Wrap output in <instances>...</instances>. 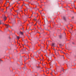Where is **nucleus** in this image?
I'll return each mask as SVG.
<instances>
[{
    "instance_id": "obj_18",
    "label": "nucleus",
    "mask_w": 76,
    "mask_h": 76,
    "mask_svg": "<svg viewBox=\"0 0 76 76\" xmlns=\"http://www.w3.org/2000/svg\"><path fill=\"white\" fill-rule=\"evenodd\" d=\"M37 25V23H36L35 25H35Z\"/></svg>"
},
{
    "instance_id": "obj_26",
    "label": "nucleus",
    "mask_w": 76,
    "mask_h": 76,
    "mask_svg": "<svg viewBox=\"0 0 76 76\" xmlns=\"http://www.w3.org/2000/svg\"><path fill=\"white\" fill-rule=\"evenodd\" d=\"M21 12H22V11H21Z\"/></svg>"
},
{
    "instance_id": "obj_30",
    "label": "nucleus",
    "mask_w": 76,
    "mask_h": 76,
    "mask_svg": "<svg viewBox=\"0 0 76 76\" xmlns=\"http://www.w3.org/2000/svg\"><path fill=\"white\" fill-rule=\"evenodd\" d=\"M62 49H63V48H62Z\"/></svg>"
},
{
    "instance_id": "obj_3",
    "label": "nucleus",
    "mask_w": 76,
    "mask_h": 76,
    "mask_svg": "<svg viewBox=\"0 0 76 76\" xmlns=\"http://www.w3.org/2000/svg\"><path fill=\"white\" fill-rule=\"evenodd\" d=\"M4 21H5V20H6L7 19V17H6V16L4 15Z\"/></svg>"
},
{
    "instance_id": "obj_1",
    "label": "nucleus",
    "mask_w": 76,
    "mask_h": 76,
    "mask_svg": "<svg viewBox=\"0 0 76 76\" xmlns=\"http://www.w3.org/2000/svg\"><path fill=\"white\" fill-rule=\"evenodd\" d=\"M4 25L6 26L7 28H9V27H10V26H9V25H7V24H4Z\"/></svg>"
},
{
    "instance_id": "obj_13",
    "label": "nucleus",
    "mask_w": 76,
    "mask_h": 76,
    "mask_svg": "<svg viewBox=\"0 0 76 76\" xmlns=\"http://www.w3.org/2000/svg\"><path fill=\"white\" fill-rule=\"evenodd\" d=\"M1 20H0V25H1Z\"/></svg>"
},
{
    "instance_id": "obj_28",
    "label": "nucleus",
    "mask_w": 76,
    "mask_h": 76,
    "mask_svg": "<svg viewBox=\"0 0 76 76\" xmlns=\"http://www.w3.org/2000/svg\"><path fill=\"white\" fill-rule=\"evenodd\" d=\"M23 69H24V68H23Z\"/></svg>"
},
{
    "instance_id": "obj_27",
    "label": "nucleus",
    "mask_w": 76,
    "mask_h": 76,
    "mask_svg": "<svg viewBox=\"0 0 76 76\" xmlns=\"http://www.w3.org/2000/svg\"><path fill=\"white\" fill-rule=\"evenodd\" d=\"M66 49H67V48H66Z\"/></svg>"
},
{
    "instance_id": "obj_12",
    "label": "nucleus",
    "mask_w": 76,
    "mask_h": 76,
    "mask_svg": "<svg viewBox=\"0 0 76 76\" xmlns=\"http://www.w3.org/2000/svg\"><path fill=\"white\" fill-rule=\"evenodd\" d=\"M7 3H9V1H7Z\"/></svg>"
},
{
    "instance_id": "obj_8",
    "label": "nucleus",
    "mask_w": 76,
    "mask_h": 76,
    "mask_svg": "<svg viewBox=\"0 0 76 76\" xmlns=\"http://www.w3.org/2000/svg\"><path fill=\"white\" fill-rule=\"evenodd\" d=\"M49 59H51V57H49Z\"/></svg>"
},
{
    "instance_id": "obj_9",
    "label": "nucleus",
    "mask_w": 76,
    "mask_h": 76,
    "mask_svg": "<svg viewBox=\"0 0 76 76\" xmlns=\"http://www.w3.org/2000/svg\"><path fill=\"white\" fill-rule=\"evenodd\" d=\"M46 56L47 57H48V55H46Z\"/></svg>"
},
{
    "instance_id": "obj_11",
    "label": "nucleus",
    "mask_w": 76,
    "mask_h": 76,
    "mask_svg": "<svg viewBox=\"0 0 76 76\" xmlns=\"http://www.w3.org/2000/svg\"><path fill=\"white\" fill-rule=\"evenodd\" d=\"M0 3H1V4H2V3H3L1 1H0Z\"/></svg>"
},
{
    "instance_id": "obj_6",
    "label": "nucleus",
    "mask_w": 76,
    "mask_h": 76,
    "mask_svg": "<svg viewBox=\"0 0 76 76\" xmlns=\"http://www.w3.org/2000/svg\"><path fill=\"white\" fill-rule=\"evenodd\" d=\"M63 19L64 20H66V18L65 17H63Z\"/></svg>"
},
{
    "instance_id": "obj_14",
    "label": "nucleus",
    "mask_w": 76,
    "mask_h": 76,
    "mask_svg": "<svg viewBox=\"0 0 76 76\" xmlns=\"http://www.w3.org/2000/svg\"><path fill=\"white\" fill-rule=\"evenodd\" d=\"M26 6H28L29 7V4H26Z\"/></svg>"
},
{
    "instance_id": "obj_29",
    "label": "nucleus",
    "mask_w": 76,
    "mask_h": 76,
    "mask_svg": "<svg viewBox=\"0 0 76 76\" xmlns=\"http://www.w3.org/2000/svg\"><path fill=\"white\" fill-rule=\"evenodd\" d=\"M40 53H39V54Z\"/></svg>"
},
{
    "instance_id": "obj_17",
    "label": "nucleus",
    "mask_w": 76,
    "mask_h": 76,
    "mask_svg": "<svg viewBox=\"0 0 76 76\" xmlns=\"http://www.w3.org/2000/svg\"><path fill=\"white\" fill-rule=\"evenodd\" d=\"M36 55H37V53H36L35 54V56H36Z\"/></svg>"
},
{
    "instance_id": "obj_5",
    "label": "nucleus",
    "mask_w": 76,
    "mask_h": 76,
    "mask_svg": "<svg viewBox=\"0 0 76 76\" xmlns=\"http://www.w3.org/2000/svg\"><path fill=\"white\" fill-rule=\"evenodd\" d=\"M20 34H21V35H23V32H20Z\"/></svg>"
},
{
    "instance_id": "obj_23",
    "label": "nucleus",
    "mask_w": 76,
    "mask_h": 76,
    "mask_svg": "<svg viewBox=\"0 0 76 76\" xmlns=\"http://www.w3.org/2000/svg\"><path fill=\"white\" fill-rule=\"evenodd\" d=\"M38 33L39 34V32Z\"/></svg>"
},
{
    "instance_id": "obj_15",
    "label": "nucleus",
    "mask_w": 76,
    "mask_h": 76,
    "mask_svg": "<svg viewBox=\"0 0 76 76\" xmlns=\"http://www.w3.org/2000/svg\"><path fill=\"white\" fill-rule=\"evenodd\" d=\"M62 71H64V69H62Z\"/></svg>"
},
{
    "instance_id": "obj_16",
    "label": "nucleus",
    "mask_w": 76,
    "mask_h": 76,
    "mask_svg": "<svg viewBox=\"0 0 76 76\" xmlns=\"http://www.w3.org/2000/svg\"><path fill=\"white\" fill-rule=\"evenodd\" d=\"M72 44H75V43L73 42H72Z\"/></svg>"
},
{
    "instance_id": "obj_24",
    "label": "nucleus",
    "mask_w": 76,
    "mask_h": 76,
    "mask_svg": "<svg viewBox=\"0 0 76 76\" xmlns=\"http://www.w3.org/2000/svg\"><path fill=\"white\" fill-rule=\"evenodd\" d=\"M23 29V30L24 29H23H23Z\"/></svg>"
},
{
    "instance_id": "obj_25",
    "label": "nucleus",
    "mask_w": 76,
    "mask_h": 76,
    "mask_svg": "<svg viewBox=\"0 0 76 76\" xmlns=\"http://www.w3.org/2000/svg\"><path fill=\"white\" fill-rule=\"evenodd\" d=\"M76 55H75V57H76Z\"/></svg>"
},
{
    "instance_id": "obj_31",
    "label": "nucleus",
    "mask_w": 76,
    "mask_h": 76,
    "mask_svg": "<svg viewBox=\"0 0 76 76\" xmlns=\"http://www.w3.org/2000/svg\"><path fill=\"white\" fill-rule=\"evenodd\" d=\"M51 75H52V74H51Z\"/></svg>"
},
{
    "instance_id": "obj_20",
    "label": "nucleus",
    "mask_w": 76,
    "mask_h": 76,
    "mask_svg": "<svg viewBox=\"0 0 76 76\" xmlns=\"http://www.w3.org/2000/svg\"><path fill=\"white\" fill-rule=\"evenodd\" d=\"M38 67V68H39V67Z\"/></svg>"
},
{
    "instance_id": "obj_4",
    "label": "nucleus",
    "mask_w": 76,
    "mask_h": 76,
    "mask_svg": "<svg viewBox=\"0 0 76 76\" xmlns=\"http://www.w3.org/2000/svg\"><path fill=\"white\" fill-rule=\"evenodd\" d=\"M7 1H6V3H5V4L4 5V6H6V5H7Z\"/></svg>"
},
{
    "instance_id": "obj_2",
    "label": "nucleus",
    "mask_w": 76,
    "mask_h": 76,
    "mask_svg": "<svg viewBox=\"0 0 76 76\" xmlns=\"http://www.w3.org/2000/svg\"><path fill=\"white\" fill-rule=\"evenodd\" d=\"M56 44L54 43H53L52 44V47H55V45Z\"/></svg>"
},
{
    "instance_id": "obj_21",
    "label": "nucleus",
    "mask_w": 76,
    "mask_h": 76,
    "mask_svg": "<svg viewBox=\"0 0 76 76\" xmlns=\"http://www.w3.org/2000/svg\"><path fill=\"white\" fill-rule=\"evenodd\" d=\"M53 72H55V71L54 70Z\"/></svg>"
},
{
    "instance_id": "obj_22",
    "label": "nucleus",
    "mask_w": 76,
    "mask_h": 76,
    "mask_svg": "<svg viewBox=\"0 0 76 76\" xmlns=\"http://www.w3.org/2000/svg\"><path fill=\"white\" fill-rule=\"evenodd\" d=\"M26 7V8H27V7Z\"/></svg>"
},
{
    "instance_id": "obj_10",
    "label": "nucleus",
    "mask_w": 76,
    "mask_h": 76,
    "mask_svg": "<svg viewBox=\"0 0 76 76\" xmlns=\"http://www.w3.org/2000/svg\"><path fill=\"white\" fill-rule=\"evenodd\" d=\"M53 50H54V51H55L56 50L55 49H54V48H52Z\"/></svg>"
},
{
    "instance_id": "obj_7",
    "label": "nucleus",
    "mask_w": 76,
    "mask_h": 76,
    "mask_svg": "<svg viewBox=\"0 0 76 76\" xmlns=\"http://www.w3.org/2000/svg\"><path fill=\"white\" fill-rule=\"evenodd\" d=\"M17 38L18 39H19L20 38H19V37H17Z\"/></svg>"
},
{
    "instance_id": "obj_19",
    "label": "nucleus",
    "mask_w": 76,
    "mask_h": 76,
    "mask_svg": "<svg viewBox=\"0 0 76 76\" xmlns=\"http://www.w3.org/2000/svg\"><path fill=\"white\" fill-rule=\"evenodd\" d=\"M61 45L60 44V45H60V46H61Z\"/></svg>"
}]
</instances>
